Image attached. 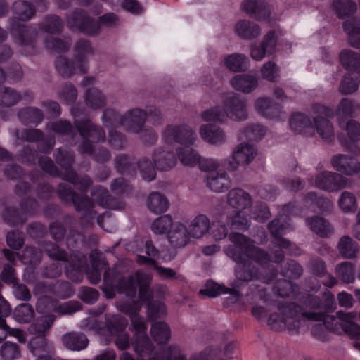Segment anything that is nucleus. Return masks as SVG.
Segmentation results:
<instances>
[{"instance_id":"nucleus-1","label":"nucleus","mask_w":360,"mask_h":360,"mask_svg":"<svg viewBox=\"0 0 360 360\" xmlns=\"http://www.w3.org/2000/svg\"><path fill=\"white\" fill-rule=\"evenodd\" d=\"M229 239L233 244L227 248L226 254L237 264L236 277L246 282L259 279V269L252 265V262L265 266L269 264L270 255L250 244L249 238L242 233H231Z\"/></svg>"},{"instance_id":"nucleus-2","label":"nucleus","mask_w":360,"mask_h":360,"mask_svg":"<svg viewBox=\"0 0 360 360\" xmlns=\"http://www.w3.org/2000/svg\"><path fill=\"white\" fill-rule=\"evenodd\" d=\"M11 10L14 16L8 20V30L15 43L29 47L34 52L38 32L34 27L24 24V22L35 16L36 6L25 0H17L13 2Z\"/></svg>"},{"instance_id":"nucleus-3","label":"nucleus","mask_w":360,"mask_h":360,"mask_svg":"<svg viewBox=\"0 0 360 360\" xmlns=\"http://www.w3.org/2000/svg\"><path fill=\"white\" fill-rule=\"evenodd\" d=\"M324 300L306 293L300 299V304L295 302H279L278 309L289 316L301 315L302 317L311 321H321L327 313L333 310L335 300L330 292L324 294Z\"/></svg>"},{"instance_id":"nucleus-4","label":"nucleus","mask_w":360,"mask_h":360,"mask_svg":"<svg viewBox=\"0 0 360 360\" xmlns=\"http://www.w3.org/2000/svg\"><path fill=\"white\" fill-rule=\"evenodd\" d=\"M223 109L220 106H215L202 112V120L223 122L226 117L238 121L248 119V113L245 101L239 95L235 93L228 94L223 101Z\"/></svg>"},{"instance_id":"nucleus-5","label":"nucleus","mask_w":360,"mask_h":360,"mask_svg":"<svg viewBox=\"0 0 360 360\" xmlns=\"http://www.w3.org/2000/svg\"><path fill=\"white\" fill-rule=\"evenodd\" d=\"M57 194L61 201L73 205L76 212L81 213L83 219L92 224L97 212L94 210V201L86 194H79L66 183L58 186Z\"/></svg>"},{"instance_id":"nucleus-6","label":"nucleus","mask_w":360,"mask_h":360,"mask_svg":"<svg viewBox=\"0 0 360 360\" xmlns=\"http://www.w3.org/2000/svg\"><path fill=\"white\" fill-rule=\"evenodd\" d=\"M74 125L82 139L78 146L79 153H89L93 149V143L105 141V132L103 127L94 124L87 117L75 118Z\"/></svg>"},{"instance_id":"nucleus-7","label":"nucleus","mask_w":360,"mask_h":360,"mask_svg":"<svg viewBox=\"0 0 360 360\" xmlns=\"http://www.w3.org/2000/svg\"><path fill=\"white\" fill-rule=\"evenodd\" d=\"M130 319L134 332L131 344L135 352L140 356L150 354L154 349V345L146 334L147 326L144 319L138 313Z\"/></svg>"},{"instance_id":"nucleus-8","label":"nucleus","mask_w":360,"mask_h":360,"mask_svg":"<svg viewBox=\"0 0 360 360\" xmlns=\"http://www.w3.org/2000/svg\"><path fill=\"white\" fill-rule=\"evenodd\" d=\"M68 26L88 36L94 37L100 33L98 20H94L80 8L75 10L68 18Z\"/></svg>"},{"instance_id":"nucleus-9","label":"nucleus","mask_w":360,"mask_h":360,"mask_svg":"<svg viewBox=\"0 0 360 360\" xmlns=\"http://www.w3.org/2000/svg\"><path fill=\"white\" fill-rule=\"evenodd\" d=\"M162 138L169 144L178 143L181 145H192L195 141L196 135L192 129L185 124L166 127L162 132Z\"/></svg>"},{"instance_id":"nucleus-10","label":"nucleus","mask_w":360,"mask_h":360,"mask_svg":"<svg viewBox=\"0 0 360 360\" xmlns=\"http://www.w3.org/2000/svg\"><path fill=\"white\" fill-rule=\"evenodd\" d=\"M347 179L341 174L335 172L324 171L316 178V186L323 191L333 192L347 187Z\"/></svg>"},{"instance_id":"nucleus-11","label":"nucleus","mask_w":360,"mask_h":360,"mask_svg":"<svg viewBox=\"0 0 360 360\" xmlns=\"http://www.w3.org/2000/svg\"><path fill=\"white\" fill-rule=\"evenodd\" d=\"M257 154L253 145L248 143L239 144L233 152L231 159L229 160L226 165L229 170H236L240 165H247L251 162Z\"/></svg>"},{"instance_id":"nucleus-12","label":"nucleus","mask_w":360,"mask_h":360,"mask_svg":"<svg viewBox=\"0 0 360 360\" xmlns=\"http://www.w3.org/2000/svg\"><path fill=\"white\" fill-rule=\"evenodd\" d=\"M268 228L271 234L274 238V243L280 248L288 249L291 255H300V249L292 244L289 240L281 237L284 233L286 226L281 221V219H275L270 221Z\"/></svg>"},{"instance_id":"nucleus-13","label":"nucleus","mask_w":360,"mask_h":360,"mask_svg":"<svg viewBox=\"0 0 360 360\" xmlns=\"http://www.w3.org/2000/svg\"><path fill=\"white\" fill-rule=\"evenodd\" d=\"M353 315L343 311L336 312L338 321L330 329L334 332L341 328L351 339L360 340V326L352 321Z\"/></svg>"},{"instance_id":"nucleus-14","label":"nucleus","mask_w":360,"mask_h":360,"mask_svg":"<svg viewBox=\"0 0 360 360\" xmlns=\"http://www.w3.org/2000/svg\"><path fill=\"white\" fill-rule=\"evenodd\" d=\"M147 113L139 108L128 110L122 115V127L128 131L141 133L145 127Z\"/></svg>"},{"instance_id":"nucleus-15","label":"nucleus","mask_w":360,"mask_h":360,"mask_svg":"<svg viewBox=\"0 0 360 360\" xmlns=\"http://www.w3.org/2000/svg\"><path fill=\"white\" fill-rule=\"evenodd\" d=\"M65 266V275L73 282L80 283L83 280L84 273L87 268V259L83 255H71L68 259Z\"/></svg>"},{"instance_id":"nucleus-16","label":"nucleus","mask_w":360,"mask_h":360,"mask_svg":"<svg viewBox=\"0 0 360 360\" xmlns=\"http://www.w3.org/2000/svg\"><path fill=\"white\" fill-rule=\"evenodd\" d=\"M333 168L345 175L352 176L360 172V162L354 157L338 154L331 159Z\"/></svg>"},{"instance_id":"nucleus-17","label":"nucleus","mask_w":360,"mask_h":360,"mask_svg":"<svg viewBox=\"0 0 360 360\" xmlns=\"http://www.w3.org/2000/svg\"><path fill=\"white\" fill-rule=\"evenodd\" d=\"M143 272H136L134 275L124 276L120 275L116 278V290L118 293L124 294L131 298L136 297L137 293L138 285L140 283L139 276L143 275Z\"/></svg>"},{"instance_id":"nucleus-18","label":"nucleus","mask_w":360,"mask_h":360,"mask_svg":"<svg viewBox=\"0 0 360 360\" xmlns=\"http://www.w3.org/2000/svg\"><path fill=\"white\" fill-rule=\"evenodd\" d=\"M74 49L75 59L78 63L80 73L86 74L88 72L86 57L94 55V48L89 40L80 39L76 42Z\"/></svg>"},{"instance_id":"nucleus-19","label":"nucleus","mask_w":360,"mask_h":360,"mask_svg":"<svg viewBox=\"0 0 360 360\" xmlns=\"http://www.w3.org/2000/svg\"><path fill=\"white\" fill-rule=\"evenodd\" d=\"M243 8L250 17L257 20H265L271 14L269 5L264 0H245Z\"/></svg>"},{"instance_id":"nucleus-20","label":"nucleus","mask_w":360,"mask_h":360,"mask_svg":"<svg viewBox=\"0 0 360 360\" xmlns=\"http://www.w3.org/2000/svg\"><path fill=\"white\" fill-rule=\"evenodd\" d=\"M22 136L27 141H37L39 150L44 153H49L56 143L54 137L44 139L43 132L39 129L25 130Z\"/></svg>"},{"instance_id":"nucleus-21","label":"nucleus","mask_w":360,"mask_h":360,"mask_svg":"<svg viewBox=\"0 0 360 360\" xmlns=\"http://www.w3.org/2000/svg\"><path fill=\"white\" fill-rule=\"evenodd\" d=\"M153 160L156 168L161 171H168L176 164V158L173 151L162 148L155 149L153 153Z\"/></svg>"},{"instance_id":"nucleus-22","label":"nucleus","mask_w":360,"mask_h":360,"mask_svg":"<svg viewBox=\"0 0 360 360\" xmlns=\"http://www.w3.org/2000/svg\"><path fill=\"white\" fill-rule=\"evenodd\" d=\"M207 185L214 192L222 193L231 186V181L224 171L210 172L207 176Z\"/></svg>"},{"instance_id":"nucleus-23","label":"nucleus","mask_w":360,"mask_h":360,"mask_svg":"<svg viewBox=\"0 0 360 360\" xmlns=\"http://www.w3.org/2000/svg\"><path fill=\"white\" fill-rule=\"evenodd\" d=\"M116 171L123 175L133 177L136 173V162L135 158L129 155L118 154L114 159Z\"/></svg>"},{"instance_id":"nucleus-24","label":"nucleus","mask_w":360,"mask_h":360,"mask_svg":"<svg viewBox=\"0 0 360 360\" xmlns=\"http://www.w3.org/2000/svg\"><path fill=\"white\" fill-rule=\"evenodd\" d=\"M200 134L203 140L211 144L221 145L226 141V135L224 131L214 124L202 125Z\"/></svg>"},{"instance_id":"nucleus-25","label":"nucleus","mask_w":360,"mask_h":360,"mask_svg":"<svg viewBox=\"0 0 360 360\" xmlns=\"http://www.w3.org/2000/svg\"><path fill=\"white\" fill-rule=\"evenodd\" d=\"M289 124L291 129L297 134L308 135L314 131L313 123L310 117L302 112L292 114Z\"/></svg>"},{"instance_id":"nucleus-26","label":"nucleus","mask_w":360,"mask_h":360,"mask_svg":"<svg viewBox=\"0 0 360 360\" xmlns=\"http://www.w3.org/2000/svg\"><path fill=\"white\" fill-rule=\"evenodd\" d=\"M255 108L264 117L278 118L281 112V105L268 98H259L255 101Z\"/></svg>"},{"instance_id":"nucleus-27","label":"nucleus","mask_w":360,"mask_h":360,"mask_svg":"<svg viewBox=\"0 0 360 360\" xmlns=\"http://www.w3.org/2000/svg\"><path fill=\"white\" fill-rule=\"evenodd\" d=\"M91 198L99 206L103 208L116 209L118 207V202L111 196L107 188L101 185L94 186L91 192Z\"/></svg>"},{"instance_id":"nucleus-28","label":"nucleus","mask_w":360,"mask_h":360,"mask_svg":"<svg viewBox=\"0 0 360 360\" xmlns=\"http://www.w3.org/2000/svg\"><path fill=\"white\" fill-rule=\"evenodd\" d=\"M189 233L185 225L182 224H174L168 232V240L174 248L185 246L189 240Z\"/></svg>"},{"instance_id":"nucleus-29","label":"nucleus","mask_w":360,"mask_h":360,"mask_svg":"<svg viewBox=\"0 0 360 360\" xmlns=\"http://www.w3.org/2000/svg\"><path fill=\"white\" fill-rule=\"evenodd\" d=\"M61 179L75 186L82 193V194H86L93 184V180L88 174L78 175L75 171H69L66 174H63Z\"/></svg>"},{"instance_id":"nucleus-30","label":"nucleus","mask_w":360,"mask_h":360,"mask_svg":"<svg viewBox=\"0 0 360 360\" xmlns=\"http://www.w3.org/2000/svg\"><path fill=\"white\" fill-rule=\"evenodd\" d=\"M230 82L234 89L245 94L252 92L258 84L257 79L255 76L245 74L233 77Z\"/></svg>"},{"instance_id":"nucleus-31","label":"nucleus","mask_w":360,"mask_h":360,"mask_svg":"<svg viewBox=\"0 0 360 360\" xmlns=\"http://www.w3.org/2000/svg\"><path fill=\"white\" fill-rule=\"evenodd\" d=\"M235 30L241 39L248 40L257 38L261 33L259 26L248 20L238 21L236 24Z\"/></svg>"},{"instance_id":"nucleus-32","label":"nucleus","mask_w":360,"mask_h":360,"mask_svg":"<svg viewBox=\"0 0 360 360\" xmlns=\"http://www.w3.org/2000/svg\"><path fill=\"white\" fill-rule=\"evenodd\" d=\"M307 224L311 230L321 238H328L333 233L331 224L323 217L314 216L306 219Z\"/></svg>"},{"instance_id":"nucleus-33","label":"nucleus","mask_w":360,"mask_h":360,"mask_svg":"<svg viewBox=\"0 0 360 360\" xmlns=\"http://www.w3.org/2000/svg\"><path fill=\"white\" fill-rule=\"evenodd\" d=\"M64 345L72 351H80L85 349L89 343L86 336L83 333L70 332L62 338Z\"/></svg>"},{"instance_id":"nucleus-34","label":"nucleus","mask_w":360,"mask_h":360,"mask_svg":"<svg viewBox=\"0 0 360 360\" xmlns=\"http://www.w3.org/2000/svg\"><path fill=\"white\" fill-rule=\"evenodd\" d=\"M344 31L347 34L348 40L352 46L360 48V19L353 18L342 24Z\"/></svg>"},{"instance_id":"nucleus-35","label":"nucleus","mask_w":360,"mask_h":360,"mask_svg":"<svg viewBox=\"0 0 360 360\" xmlns=\"http://www.w3.org/2000/svg\"><path fill=\"white\" fill-rule=\"evenodd\" d=\"M19 120L25 124L39 125L44 118L42 110L37 107H25L18 111Z\"/></svg>"},{"instance_id":"nucleus-36","label":"nucleus","mask_w":360,"mask_h":360,"mask_svg":"<svg viewBox=\"0 0 360 360\" xmlns=\"http://www.w3.org/2000/svg\"><path fill=\"white\" fill-rule=\"evenodd\" d=\"M229 204L236 209L243 210L251 204V198L248 193L240 188H233L228 193Z\"/></svg>"},{"instance_id":"nucleus-37","label":"nucleus","mask_w":360,"mask_h":360,"mask_svg":"<svg viewBox=\"0 0 360 360\" xmlns=\"http://www.w3.org/2000/svg\"><path fill=\"white\" fill-rule=\"evenodd\" d=\"M200 293L208 297H215L221 294L230 293L232 295L231 302H236L239 298V292L236 289L226 288L224 285L214 283H207L205 289H201Z\"/></svg>"},{"instance_id":"nucleus-38","label":"nucleus","mask_w":360,"mask_h":360,"mask_svg":"<svg viewBox=\"0 0 360 360\" xmlns=\"http://www.w3.org/2000/svg\"><path fill=\"white\" fill-rule=\"evenodd\" d=\"M337 248L340 256L345 259H354L359 252L356 242L347 235L340 238Z\"/></svg>"},{"instance_id":"nucleus-39","label":"nucleus","mask_w":360,"mask_h":360,"mask_svg":"<svg viewBox=\"0 0 360 360\" xmlns=\"http://www.w3.org/2000/svg\"><path fill=\"white\" fill-rule=\"evenodd\" d=\"M342 66L347 71L356 72L360 69V54L350 49H343L340 53Z\"/></svg>"},{"instance_id":"nucleus-40","label":"nucleus","mask_w":360,"mask_h":360,"mask_svg":"<svg viewBox=\"0 0 360 360\" xmlns=\"http://www.w3.org/2000/svg\"><path fill=\"white\" fill-rule=\"evenodd\" d=\"M56 318V316L53 314L41 316L37 318V320L30 326V333L34 335L46 336V334L54 323Z\"/></svg>"},{"instance_id":"nucleus-41","label":"nucleus","mask_w":360,"mask_h":360,"mask_svg":"<svg viewBox=\"0 0 360 360\" xmlns=\"http://www.w3.org/2000/svg\"><path fill=\"white\" fill-rule=\"evenodd\" d=\"M118 271L108 267L103 274V283L102 290L108 299H113L116 296V278Z\"/></svg>"},{"instance_id":"nucleus-42","label":"nucleus","mask_w":360,"mask_h":360,"mask_svg":"<svg viewBox=\"0 0 360 360\" xmlns=\"http://www.w3.org/2000/svg\"><path fill=\"white\" fill-rule=\"evenodd\" d=\"M314 122L318 134L324 141L331 143L334 141L333 127L328 119L319 115L314 117Z\"/></svg>"},{"instance_id":"nucleus-43","label":"nucleus","mask_w":360,"mask_h":360,"mask_svg":"<svg viewBox=\"0 0 360 360\" xmlns=\"http://www.w3.org/2000/svg\"><path fill=\"white\" fill-rule=\"evenodd\" d=\"M210 227L208 218L204 214L198 215L189 226L188 233L195 238H201Z\"/></svg>"},{"instance_id":"nucleus-44","label":"nucleus","mask_w":360,"mask_h":360,"mask_svg":"<svg viewBox=\"0 0 360 360\" xmlns=\"http://www.w3.org/2000/svg\"><path fill=\"white\" fill-rule=\"evenodd\" d=\"M150 334L158 343L166 344L170 338L171 331L167 323L163 321H157L152 324Z\"/></svg>"},{"instance_id":"nucleus-45","label":"nucleus","mask_w":360,"mask_h":360,"mask_svg":"<svg viewBox=\"0 0 360 360\" xmlns=\"http://www.w3.org/2000/svg\"><path fill=\"white\" fill-rule=\"evenodd\" d=\"M226 68L233 72H243L248 69L249 60L244 54L233 53L225 58Z\"/></svg>"},{"instance_id":"nucleus-46","label":"nucleus","mask_w":360,"mask_h":360,"mask_svg":"<svg viewBox=\"0 0 360 360\" xmlns=\"http://www.w3.org/2000/svg\"><path fill=\"white\" fill-rule=\"evenodd\" d=\"M54 158L56 163L64 169V172H60V174H66L69 171H74L72 168L75 162V155L72 151L63 150L60 148L56 151Z\"/></svg>"},{"instance_id":"nucleus-47","label":"nucleus","mask_w":360,"mask_h":360,"mask_svg":"<svg viewBox=\"0 0 360 360\" xmlns=\"http://www.w3.org/2000/svg\"><path fill=\"white\" fill-rule=\"evenodd\" d=\"M139 298L143 302H147V304L153 299V291L150 289V284L152 281V276L146 273L143 275L139 276Z\"/></svg>"},{"instance_id":"nucleus-48","label":"nucleus","mask_w":360,"mask_h":360,"mask_svg":"<svg viewBox=\"0 0 360 360\" xmlns=\"http://www.w3.org/2000/svg\"><path fill=\"white\" fill-rule=\"evenodd\" d=\"M147 205L151 212L158 214L165 212L167 210L169 202L163 195L154 192L149 195Z\"/></svg>"},{"instance_id":"nucleus-49","label":"nucleus","mask_w":360,"mask_h":360,"mask_svg":"<svg viewBox=\"0 0 360 360\" xmlns=\"http://www.w3.org/2000/svg\"><path fill=\"white\" fill-rule=\"evenodd\" d=\"M141 177L146 181H151L156 177V167L148 157H142L136 162Z\"/></svg>"},{"instance_id":"nucleus-50","label":"nucleus","mask_w":360,"mask_h":360,"mask_svg":"<svg viewBox=\"0 0 360 360\" xmlns=\"http://www.w3.org/2000/svg\"><path fill=\"white\" fill-rule=\"evenodd\" d=\"M22 100L21 94L10 87L0 88V105L11 107Z\"/></svg>"},{"instance_id":"nucleus-51","label":"nucleus","mask_w":360,"mask_h":360,"mask_svg":"<svg viewBox=\"0 0 360 360\" xmlns=\"http://www.w3.org/2000/svg\"><path fill=\"white\" fill-rule=\"evenodd\" d=\"M40 28L48 33L60 34L63 24L62 19L57 15H48L39 25Z\"/></svg>"},{"instance_id":"nucleus-52","label":"nucleus","mask_w":360,"mask_h":360,"mask_svg":"<svg viewBox=\"0 0 360 360\" xmlns=\"http://www.w3.org/2000/svg\"><path fill=\"white\" fill-rule=\"evenodd\" d=\"M333 8L339 18H345L356 12V4L352 0H335Z\"/></svg>"},{"instance_id":"nucleus-53","label":"nucleus","mask_w":360,"mask_h":360,"mask_svg":"<svg viewBox=\"0 0 360 360\" xmlns=\"http://www.w3.org/2000/svg\"><path fill=\"white\" fill-rule=\"evenodd\" d=\"M336 276L344 283H352L355 280L354 266L350 262H343L335 267Z\"/></svg>"},{"instance_id":"nucleus-54","label":"nucleus","mask_w":360,"mask_h":360,"mask_svg":"<svg viewBox=\"0 0 360 360\" xmlns=\"http://www.w3.org/2000/svg\"><path fill=\"white\" fill-rule=\"evenodd\" d=\"M55 65L57 71L63 78L71 77L76 69L75 62L63 56L57 57Z\"/></svg>"},{"instance_id":"nucleus-55","label":"nucleus","mask_w":360,"mask_h":360,"mask_svg":"<svg viewBox=\"0 0 360 360\" xmlns=\"http://www.w3.org/2000/svg\"><path fill=\"white\" fill-rule=\"evenodd\" d=\"M191 145L179 148L176 150L177 155L181 162L187 166H194L199 161L200 155L194 150Z\"/></svg>"},{"instance_id":"nucleus-56","label":"nucleus","mask_w":360,"mask_h":360,"mask_svg":"<svg viewBox=\"0 0 360 360\" xmlns=\"http://www.w3.org/2000/svg\"><path fill=\"white\" fill-rule=\"evenodd\" d=\"M34 311L32 306L27 303L18 305L13 311V317L20 323H29L34 317Z\"/></svg>"},{"instance_id":"nucleus-57","label":"nucleus","mask_w":360,"mask_h":360,"mask_svg":"<svg viewBox=\"0 0 360 360\" xmlns=\"http://www.w3.org/2000/svg\"><path fill=\"white\" fill-rule=\"evenodd\" d=\"M85 101L86 104L94 109L100 108L105 104V97L96 88L87 89L85 94Z\"/></svg>"},{"instance_id":"nucleus-58","label":"nucleus","mask_w":360,"mask_h":360,"mask_svg":"<svg viewBox=\"0 0 360 360\" xmlns=\"http://www.w3.org/2000/svg\"><path fill=\"white\" fill-rule=\"evenodd\" d=\"M360 108L359 103L354 100L342 98L338 105V115L340 117H350Z\"/></svg>"},{"instance_id":"nucleus-59","label":"nucleus","mask_w":360,"mask_h":360,"mask_svg":"<svg viewBox=\"0 0 360 360\" xmlns=\"http://www.w3.org/2000/svg\"><path fill=\"white\" fill-rule=\"evenodd\" d=\"M50 129L55 133L61 136H70L73 138L75 135V131L70 122L66 120H60L51 122Z\"/></svg>"},{"instance_id":"nucleus-60","label":"nucleus","mask_w":360,"mask_h":360,"mask_svg":"<svg viewBox=\"0 0 360 360\" xmlns=\"http://www.w3.org/2000/svg\"><path fill=\"white\" fill-rule=\"evenodd\" d=\"M281 274L288 279H297L303 273L302 267L295 260L289 259L281 268Z\"/></svg>"},{"instance_id":"nucleus-61","label":"nucleus","mask_w":360,"mask_h":360,"mask_svg":"<svg viewBox=\"0 0 360 360\" xmlns=\"http://www.w3.org/2000/svg\"><path fill=\"white\" fill-rule=\"evenodd\" d=\"M46 46L49 49L57 53H64L69 50L71 46V39L70 38L60 39L50 36L46 39Z\"/></svg>"},{"instance_id":"nucleus-62","label":"nucleus","mask_w":360,"mask_h":360,"mask_svg":"<svg viewBox=\"0 0 360 360\" xmlns=\"http://www.w3.org/2000/svg\"><path fill=\"white\" fill-rule=\"evenodd\" d=\"M44 250L49 257L57 261H67L68 259V254L64 250H62L59 246L51 242H46L44 245Z\"/></svg>"},{"instance_id":"nucleus-63","label":"nucleus","mask_w":360,"mask_h":360,"mask_svg":"<svg viewBox=\"0 0 360 360\" xmlns=\"http://www.w3.org/2000/svg\"><path fill=\"white\" fill-rule=\"evenodd\" d=\"M127 324V319L121 315H115L107 321V326L112 335L124 331Z\"/></svg>"},{"instance_id":"nucleus-64","label":"nucleus","mask_w":360,"mask_h":360,"mask_svg":"<svg viewBox=\"0 0 360 360\" xmlns=\"http://www.w3.org/2000/svg\"><path fill=\"white\" fill-rule=\"evenodd\" d=\"M0 353L5 360H14L20 356V347L17 343L7 341L1 345Z\"/></svg>"}]
</instances>
